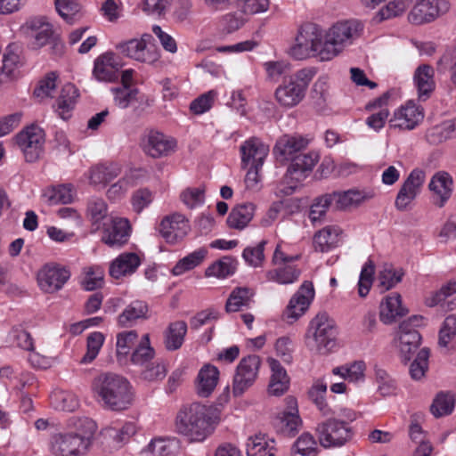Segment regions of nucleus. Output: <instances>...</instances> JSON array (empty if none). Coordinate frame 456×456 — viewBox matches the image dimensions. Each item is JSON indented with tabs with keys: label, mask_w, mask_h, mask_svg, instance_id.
<instances>
[{
	"label": "nucleus",
	"mask_w": 456,
	"mask_h": 456,
	"mask_svg": "<svg viewBox=\"0 0 456 456\" xmlns=\"http://www.w3.org/2000/svg\"><path fill=\"white\" fill-rule=\"evenodd\" d=\"M309 140L300 134H283L273 148V152L279 161L291 160L282 182L276 189V195H291L297 183L305 179L319 160L315 151L300 153L306 149Z\"/></svg>",
	"instance_id": "obj_1"
},
{
	"label": "nucleus",
	"mask_w": 456,
	"mask_h": 456,
	"mask_svg": "<svg viewBox=\"0 0 456 456\" xmlns=\"http://www.w3.org/2000/svg\"><path fill=\"white\" fill-rule=\"evenodd\" d=\"M92 391L103 409L113 411L127 410L134 400V391L128 379L111 372L94 378Z\"/></svg>",
	"instance_id": "obj_2"
},
{
	"label": "nucleus",
	"mask_w": 456,
	"mask_h": 456,
	"mask_svg": "<svg viewBox=\"0 0 456 456\" xmlns=\"http://www.w3.org/2000/svg\"><path fill=\"white\" fill-rule=\"evenodd\" d=\"M215 423L212 409L195 402L179 410L175 428L178 434L186 436L191 442H202L214 431Z\"/></svg>",
	"instance_id": "obj_3"
},
{
	"label": "nucleus",
	"mask_w": 456,
	"mask_h": 456,
	"mask_svg": "<svg viewBox=\"0 0 456 456\" xmlns=\"http://www.w3.org/2000/svg\"><path fill=\"white\" fill-rule=\"evenodd\" d=\"M84 429L78 432L58 433L50 440V451L54 456H82L91 445L96 424L90 419H81Z\"/></svg>",
	"instance_id": "obj_4"
},
{
	"label": "nucleus",
	"mask_w": 456,
	"mask_h": 456,
	"mask_svg": "<svg viewBox=\"0 0 456 456\" xmlns=\"http://www.w3.org/2000/svg\"><path fill=\"white\" fill-rule=\"evenodd\" d=\"M362 28V24L355 20L335 23L325 34L320 61H327L338 56L361 36Z\"/></svg>",
	"instance_id": "obj_5"
},
{
	"label": "nucleus",
	"mask_w": 456,
	"mask_h": 456,
	"mask_svg": "<svg viewBox=\"0 0 456 456\" xmlns=\"http://www.w3.org/2000/svg\"><path fill=\"white\" fill-rule=\"evenodd\" d=\"M338 327L326 313H319L309 322L305 332V344L310 350L320 354L330 353L336 346Z\"/></svg>",
	"instance_id": "obj_6"
},
{
	"label": "nucleus",
	"mask_w": 456,
	"mask_h": 456,
	"mask_svg": "<svg viewBox=\"0 0 456 456\" xmlns=\"http://www.w3.org/2000/svg\"><path fill=\"white\" fill-rule=\"evenodd\" d=\"M315 75L314 69H302L295 74L285 77L282 84L275 90V99L285 108L299 104L305 95L306 89Z\"/></svg>",
	"instance_id": "obj_7"
},
{
	"label": "nucleus",
	"mask_w": 456,
	"mask_h": 456,
	"mask_svg": "<svg viewBox=\"0 0 456 456\" xmlns=\"http://www.w3.org/2000/svg\"><path fill=\"white\" fill-rule=\"evenodd\" d=\"M314 431L319 444L324 449L342 447L354 436L349 422L337 418H329L318 423Z\"/></svg>",
	"instance_id": "obj_8"
},
{
	"label": "nucleus",
	"mask_w": 456,
	"mask_h": 456,
	"mask_svg": "<svg viewBox=\"0 0 456 456\" xmlns=\"http://www.w3.org/2000/svg\"><path fill=\"white\" fill-rule=\"evenodd\" d=\"M323 43L320 27L310 22L305 23L297 31L295 44L289 49V54L297 60H304L311 56L320 59Z\"/></svg>",
	"instance_id": "obj_9"
},
{
	"label": "nucleus",
	"mask_w": 456,
	"mask_h": 456,
	"mask_svg": "<svg viewBox=\"0 0 456 456\" xmlns=\"http://www.w3.org/2000/svg\"><path fill=\"white\" fill-rule=\"evenodd\" d=\"M152 37L150 34H143L140 39L134 38L120 43L117 49L126 57L137 61L153 64L159 59V52L151 44Z\"/></svg>",
	"instance_id": "obj_10"
},
{
	"label": "nucleus",
	"mask_w": 456,
	"mask_h": 456,
	"mask_svg": "<svg viewBox=\"0 0 456 456\" xmlns=\"http://www.w3.org/2000/svg\"><path fill=\"white\" fill-rule=\"evenodd\" d=\"M261 365L258 355L249 354L240 359L232 380L234 396H240L255 383Z\"/></svg>",
	"instance_id": "obj_11"
},
{
	"label": "nucleus",
	"mask_w": 456,
	"mask_h": 456,
	"mask_svg": "<svg viewBox=\"0 0 456 456\" xmlns=\"http://www.w3.org/2000/svg\"><path fill=\"white\" fill-rule=\"evenodd\" d=\"M45 133L37 126L32 125L16 135V143L22 151L27 162L37 161L43 153Z\"/></svg>",
	"instance_id": "obj_12"
},
{
	"label": "nucleus",
	"mask_w": 456,
	"mask_h": 456,
	"mask_svg": "<svg viewBox=\"0 0 456 456\" xmlns=\"http://www.w3.org/2000/svg\"><path fill=\"white\" fill-rule=\"evenodd\" d=\"M426 180L425 171L415 168L404 180L395 198V206L399 211H406L420 193Z\"/></svg>",
	"instance_id": "obj_13"
},
{
	"label": "nucleus",
	"mask_w": 456,
	"mask_h": 456,
	"mask_svg": "<svg viewBox=\"0 0 456 456\" xmlns=\"http://www.w3.org/2000/svg\"><path fill=\"white\" fill-rule=\"evenodd\" d=\"M37 283L45 293H55L70 278V271L58 264H46L37 273Z\"/></svg>",
	"instance_id": "obj_14"
},
{
	"label": "nucleus",
	"mask_w": 456,
	"mask_h": 456,
	"mask_svg": "<svg viewBox=\"0 0 456 456\" xmlns=\"http://www.w3.org/2000/svg\"><path fill=\"white\" fill-rule=\"evenodd\" d=\"M314 297V289L311 281H305L290 298L282 314V319L289 324L297 321L307 311Z\"/></svg>",
	"instance_id": "obj_15"
},
{
	"label": "nucleus",
	"mask_w": 456,
	"mask_h": 456,
	"mask_svg": "<svg viewBox=\"0 0 456 456\" xmlns=\"http://www.w3.org/2000/svg\"><path fill=\"white\" fill-rule=\"evenodd\" d=\"M414 6L408 15L413 24L428 23L440 15L448 12L450 4L446 0H419L414 2Z\"/></svg>",
	"instance_id": "obj_16"
},
{
	"label": "nucleus",
	"mask_w": 456,
	"mask_h": 456,
	"mask_svg": "<svg viewBox=\"0 0 456 456\" xmlns=\"http://www.w3.org/2000/svg\"><path fill=\"white\" fill-rule=\"evenodd\" d=\"M177 142L157 130H150L142 140L144 152L152 158L166 157L175 152Z\"/></svg>",
	"instance_id": "obj_17"
},
{
	"label": "nucleus",
	"mask_w": 456,
	"mask_h": 456,
	"mask_svg": "<svg viewBox=\"0 0 456 456\" xmlns=\"http://www.w3.org/2000/svg\"><path fill=\"white\" fill-rule=\"evenodd\" d=\"M159 231L167 243L175 245L187 236L191 226L183 215L175 213L162 219Z\"/></svg>",
	"instance_id": "obj_18"
},
{
	"label": "nucleus",
	"mask_w": 456,
	"mask_h": 456,
	"mask_svg": "<svg viewBox=\"0 0 456 456\" xmlns=\"http://www.w3.org/2000/svg\"><path fill=\"white\" fill-rule=\"evenodd\" d=\"M122 67L123 63L116 53L106 52L95 59L93 76L97 81L112 83L118 79Z\"/></svg>",
	"instance_id": "obj_19"
},
{
	"label": "nucleus",
	"mask_w": 456,
	"mask_h": 456,
	"mask_svg": "<svg viewBox=\"0 0 456 456\" xmlns=\"http://www.w3.org/2000/svg\"><path fill=\"white\" fill-rule=\"evenodd\" d=\"M131 225L126 218L111 217L110 223L103 224L102 241L110 248H120L128 242Z\"/></svg>",
	"instance_id": "obj_20"
},
{
	"label": "nucleus",
	"mask_w": 456,
	"mask_h": 456,
	"mask_svg": "<svg viewBox=\"0 0 456 456\" xmlns=\"http://www.w3.org/2000/svg\"><path fill=\"white\" fill-rule=\"evenodd\" d=\"M285 401L287 409L278 415L276 428L282 436L294 437L301 429L303 421L298 413L297 399L288 396Z\"/></svg>",
	"instance_id": "obj_21"
},
{
	"label": "nucleus",
	"mask_w": 456,
	"mask_h": 456,
	"mask_svg": "<svg viewBox=\"0 0 456 456\" xmlns=\"http://www.w3.org/2000/svg\"><path fill=\"white\" fill-rule=\"evenodd\" d=\"M424 119L423 109L411 101L398 108L389 120L393 128L399 130H413Z\"/></svg>",
	"instance_id": "obj_22"
},
{
	"label": "nucleus",
	"mask_w": 456,
	"mask_h": 456,
	"mask_svg": "<svg viewBox=\"0 0 456 456\" xmlns=\"http://www.w3.org/2000/svg\"><path fill=\"white\" fill-rule=\"evenodd\" d=\"M240 151L243 168H246L248 165L263 167L264 161L269 152V147L259 138L251 137L241 144Z\"/></svg>",
	"instance_id": "obj_23"
},
{
	"label": "nucleus",
	"mask_w": 456,
	"mask_h": 456,
	"mask_svg": "<svg viewBox=\"0 0 456 456\" xmlns=\"http://www.w3.org/2000/svg\"><path fill=\"white\" fill-rule=\"evenodd\" d=\"M140 256L134 252H124L113 259L109 267V274L115 280L132 275L141 265Z\"/></svg>",
	"instance_id": "obj_24"
},
{
	"label": "nucleus",
	"mask_w": 456,
	"mask_h": 456,
	"mask_svg": "<svg viewBox=\"0 0 456 456\" xmlns=\"http://www.w3.org/2000/svg\"><path fill=\"white\" fill-rule=\"evenodd\" d=\"M428 188L433 194V203L443 208L452 195V178L446 172H437L431 178Z\"/></svg>",
	"instance_id": "obj_25"
},
{
	"label": "nucleus",
	"mask_w": 456,
	"mask_h": 456,
	"mask_svg": "<svg viewBox=\"0 0 456 456\" xmlns=\"http://www.w3.org/2000/svg\"><path fill=\"white\" fill-rule=\"evenodd\" d=\"M22 66L20 47L9 45L3 56V66L0 70V84H4L18 77L19 69Z\"/></svg>",
	"instance_id": "obj_26"
},
{
	"label": "nucleus",
	"mask_w": 456,
	"mask_h": 456,
	"mask_svg": "<svg viewBox=\"0 0 456 456\" xmlns=\"http://www.w3.org/2000/svg\"><path fill=\"white\" fill-rule=\"evenodd\" d=\"M268 363L272 371L268 392L272 395H282L289 387V378L287 371L280 362L274 358H269Z\"/></svg>",
	"instance_id": "obj_27"
},
{
	"label": "nucleus",
	"mask_w": 456,
	"mask_h": 456,
	"mask_svg": "<svg viewBox=\"0 0 456 456\" xmlns=\"http://www.w3.org/2000/svg\"><path fill=\"white\" fill-rule=\"evenodd\" d=\"M408 310L402 305V297L398 293H393L385 297L380 304L379 317L385 324H390L396 317L404 316Z\"/></svg>",
	"instance_id": "obj_28"
},
{
	"label": "nucleus",
	"mask_w": 456,
	"mask_h": 456,
	"mask_svg": "<svg viewBox=\"0 0 456 456\" xmlns=\"http://www.w3.org/2000/svg\"><path fill=\"white\" fill-rule=\"evenodd\" d=\"M218 379L219 370L216 366L210 364L203 366L197 377V394L200 397H208L216 387Z\"/></svg>",
	"instance_id": "obj_29"
},
{
	"label": "nucleus",
	"mask_w": 456,
	"mask_h": 456,
	"mask_svg": "<svg viewBox=\"0 0 456 456\" xmlns=\"http://www.w3.org/2000/svg\"><path fill=\"white\" fill-rule=\"evenodd\" d=\"M336 209H346L351 207H356L362 202L372 198V194L366 193L358 190H348L346 191H334L330 193Z\"/></svg>",
	"instance_id": "obj_30"
},
{
	"label": "nucleus",
	"mask_w": 456,
	"mask_h": 456,
	"mask_svg": "<svg viewBox=\"0 0 456 456\" xmlns=\"http://www.w3.org/2000/svg\"><path fill=\"white\" fill-rule=\"evenodd\" d=\"M78 96V90L73 84L67 83L62 86L56 101V111L62 119L66 120L70 118V113L76 105Z\"/></svg>",
	"instance_id": "obj_31"
},
{
	"label": "nucleus",
	"mask_w": 456,
	"mask_h": 456,
	"mask_svg": "<svg viewBox=\"0 0 456 456\" xmlns=\"http://www.w3.org/2000/svg\"><path fill=\"white\" fill-rule=\"evenodd\" d=\"M456 281H450L438 291L427 297L426 304L429 307L440 305L446 310H452L456 306Z\"/></svg>",
	"instance_id": "obj_32"
},
{
	"label": "nucleus",
	"mask_w": 456,
	"mask_h": 456,
	"mask_svg": "<svg viewBox=\"0 0 456 456\" xmlns=\"http://www.w3.org/2000/svg\"><path fill=\"white\" fill-rule=\"evenodd\" d=\"M255 296L254 289L248 287H236L230 293L225 303L226 313H235L248 307Z\"/></svg>",
	"instance_id": "obj_33"
},
{
	"label": "nucleus",
	"mask_w": 456,
	"mask_h": 456,
	"mask_svg": "<svg viewBox=\"0 0 456 456\" xmlns=\"http://www.w3.org/2000/svg\"><path fill=\"white\" fill-rule=\"evenodd\" d=\"M187 329V323L184 321L169 323L163 334L164 345L167 351H175L183 346Z\"/></svg>",
	"instance_id": "obj_34"
},
{
	"label": "nucleus",
	"mask_w": 456,
	"mask_h": 456,
	"mask_svg": "<svg viewBox=\"0 0 456 456\" xmlns=\"http://www.w3.org/2000/svg\"><path fill=\"white\" fill-rule=\"evenodd\" d=\"M318 438L310 432H303L290 447V456H318Z\"/></svg>",
	"instance_id": "obj_35"
},
{
	"label": "nucleus",
	"mask_w": 456,
	"mask_h": 456,
	"mask_svg": "<svg viewBox=\"0 0 456 456\" xmlns=\"http://www.w3.org/2000/svg\"><path fill=\"white\" fill-rule=\"evenodd\" d=\"M434 69L429 65H421L416 69L414 73V81L420 99L426 100L434 91Z\"/></svg>",
	"instance_id": "obj_36"
},
{
	"label": "nucleus",
	"mask_w": 456,
	"mask_h": 456,
	"mask_svg": "<svg viewBox=\"0 0 456 456\" xmlns=\"http://www.w3.org/2000/svg\"><path fill=\"white\" fill-rule=\"evenodd\" d=\"M342 229L337 225H328L315 233L314 246L315 250L327 252L334 248L338 242V237Z\"/></svg>",
	"instance_id": "obj_37"
},
{
	"label": "nucleus",
	"mask_w": 456,
	"mask_h": 456,
	"mask_svg": "<svg viewBox=\"0 0 456 456\" xmlns=\"http://www.w3.org/2000/svg\"><path fill=\"white\" fill-rule=\"evenodd\" d=\"M255 205L244 203L233 208L227 218V224L230 228L242 230L253 218Z\"/></svg>",
	"instance_id": "obj_38"
},
{
	"label": "nucleus",
	"mask_w": 456,
	"mask_h": 456,
	"mask_svg": "<svg viewBox=\"0 0 456 456\" xmlns=\"http://www.w3.org/2000/svg\"><path fill=\"white\" fill-rule=\"evenodd\" d=\"M148 305L142 301H134L129 304L118 317V323L120 327H130L135 321L145 319L147 316Z\"/></svg>",
	"instance_id": "obj_39"
},
{
	"label": "nucleus",
	"mask_w": 456,
	"mask_h": 456,
	"mask_svg": "<svg viewBox=\"0 0 456 456\" xmlns=\"http://www.w3.org/2000/svg\"><path fill=\"white\" fill-rule=\"evenodd\" d=\"M208 250L200 248L180 259L172 269L174 275H181L199 266L206 258Z\"/></svg>",
	"instance_id": "obj_40"
},
{
	"label": "nucleus",
	"mask_w": 456,
	"mask_h": 456,
	"mask_svg": "<svg viewBox=\"0 0 456 456\" xmlns=\"http://www.w3.org/2000/svg\"><path fill=\"white\" fill-rule=\"evenodd\" d=\"M74 190L71 184H61L47 189L43 196L50 205L69 204L73 201Z\"/></svg>",
	"instance_id": "obj_41"
},
{
	"label": "nucleus",
	"mask_w": 456,
	"mask_h": 456,
	"mask_svg": "<svg viewBox=\"0 0 456 456\" xmlns=\"http://www.w3.org/2000/svg\"><path fill=\"white\" fill-rule=\"evenodd\" d=\"M120 173L119 167L115 165H97L89 171L90 183L94 185H106L116 178Z\"/></svg>",
	"instance_id": "obj_42"
},
{
	"label": "nucleus",
	"mask_w": 456,
	"mask_h": 456,
	"mask_svg": "<svg viewBox=\"0 0 456 456\" xmlns=\"http://www.w3.org/2000/svg\"><path fill=\"white\" fill-rule=\"evenodd\" d=\"M398 339L400 357L402 361L407 362L419 346L421 336L419 331H412L400 334Z\"/></svg>",
	"instance_id": "obj_43"
},
{
	"label": "nucleus",
	"mask_w": 456,
	"mask_h": 456,
	"mask_svg": "<svg viewBox=\"0 0 456 456\" xmlns=\"http://www.w3.org/2000/svg\"><path fill=\"white\" fill-rule=\"evenodd\" d=\"M82 288L86 291L101 289L104 284V269L101 265L86 266L83 269Z\"/></svg>",
	"instance_id": "obj_44"
},
{
	"label": "nucleus",
	"mask_w": 456,
	"mask_h": 456,
	"mask_svg": "<svg viewBox=\"0 0 456 456\" xmlns=\"http://www.w3.org/2000/svg\"><path fill=\"white\" fill-rule=\"evenodd\" d=\"M455 125L453 120H446L427 131V140L431 144H439L454 134Z\"/></svg>",
	"instance_id": "obj_45"
},
{
	"label": "nucleus",
	"mask_w": 456,
	"mask_h": 456,
	"mask_svg": "<svg viewBox=\"0 0 456 456\" xmlns=\"http://www.w3.org/2000/svg\"><path fill=\"white\" fill-rule=\"evenodd\" d=\"M236 262L231 256H224L210 265L205 271L207 277L225 278L234 273Z\"/></svg>",
	"instance_id": "obj_46"
},
{
	"label": "nucleus",
	"mask_w": 456,
	"mask_h": 456,
	"mask_svg": "<svg viewBox=\"0 0 456 456\" xmlns=\"http://www.w3.org/2000/svg\"><path fill=\"white\" fill-rule=\"evenodd\" d=\"M50 401L58 411H73L78 407V399L68 391H53L50 395Z\"/></svg>",
	"instance_id": "obj_47"
},
{
	"label": "nucleus",
	"mask_w": 456,
	"mask_h": 456,
	"mask_svg": "<svg viewBox=\"0 0 456 456\" xmlns=\"http://www.w3.org/2000/svg\"><path fill=\"white\" fill-rule=\"evenodd\" d=\"M456 338V315L447 316L439 330L438 345L439 347L447 353L452 347L450 344Z\"/></svg>",
	"instance_id": "obj_48"
},
{
	"label": "nucleus",
	"mask_w": 456,
	"mask_h": 456,
	"mask_svg": "<svg viewBox=\"0 0 456 456\" xmlns=\"http://www.w3.org/2000/svg\"><path fill=\"white\" fill-rule=\"evenodd\" d=\"M300 270L292 265H287L283 268H277L266 272V280L275 281L280 284H290L296 281L299 275Z\"/></svg>",
	"instance_id": "obj_49"
},
{
	"label": "nucleus",
	"mask_w": 456,
	"mask_h": 456,
	"mask_svg": "<svg viewBox=\"0 0 456 456\" xmlns=\"http://www.w3.org/2000/svg\"><path fill=\"white\" fill-rule=\"evenodd\" d=\"M365 363L362 361H356L351 364L336 367L332 370L333 374L339 375L350 382H357L363 379Z\"/></svg>",
	"instance_id": "obj_50"
},
{
	"label": "nucleus",
	"mask_w": 456,
	"mask_h": 456,
	"mask_svg": "<svg viewBox=\"0 0 456 456\" xmlns=\"http://www.w3.org/2000/svg\"><path fill=\"white\" fill-rule=\"evenodd\" d=\"M454 408V397L445 392H439L430 406V411L436 418L449 415Z\"/></svg>",
	"instance_id": "obj_51"
},
{
	"label": "nucleus",
	"mask_w": 456,
	"mask_h": 456,
	"mask_svg": "<svg viewBox=\"0 0 456 456\" xmlns=\"http://www.w3.org/2000/svg\"><path fill=\"white\" fill-rule=\"evenodd\" d=\"M403 272L395 269L392 265H386L379 273V287L381 292L387 291L398 284L403 276Z\"/></svg>",
	"instance_id": "obj_52"
},
{
	"label": "nucleus",
	"mask_w": 456,
	"mask_h": 456,
	"mask_svg": "<svg viewBox=\"0 0 456 456\" xmlns=\"http://www.w3.org/2000/svg\"><path fill=\"white\" fill-rule=\"evenodd\" d=\"M375 380L378 385V391L382 396H390L396 394L397 386L395 380L388 372L378 366H375Z\"/></svg>",
	"instance_id": "obj_53"
},
{
	"label": "nucleus",
	"mask_w": 456,
	"mask_h": 456,
	"mask_svg": "<svg viewBox=\"0 0 456 456\" xmlns=\"http://www.w3.org/2000/svg\"><path fill=\"white\" fill-rule=\"evenodd\" d=\"M154 349L150 345V337L145 334L132 353L131 362L136 365H145L154 357Z\"/></svg>",
	"instance_id": "obj_54"
},
{
	"label": "nucleus",
	"mask_w": 456,
	"mask_h": 456,
	"mask_svg": "<svg viewBox=\"0 0 456 456\" xmlns=\"http://www.w3.org/2000/svg\"><path fill=\"white\" fill-rule=\"evenodd\" d=\"M332 200L330 193L323 194L316 198L310 207L309 219L313 224L322 221L326 216L327 210L332 205Z\"/></svg>",
	"instance_id": "obj_55"
},
{
	"label": "nucleus",
	"mask_w": 456,
	"mask_h": 456,
	"mask_svg": "<svg viewBox=\"0 0 456 456\" xmlns=\"http://www.w3.org/2000/svg\"><path fill=\"white\" fill-rule=\"evenodd\" d=\"M328 97L329 93L326 81L318 79L314 84L311 91L312 104L318 112H323L327 109Z\"/></svg>",
	"instance_id": "obj_56"
},
{
	"label": "nucleus",
	"mask_w": 456,
	"mask_h": 456,
	"mask_svg": "<svg viewBox=\"0 0 456 456\" xmlns=\"http://www.w3.org/2000/svg\"><path fill=\"white\" fill-rule=\"evenodd\" d=\"M138 172L139 170H132L125 177L113 183L107 191L108 198L115 200L123 196L130 186L134 185V179L138 176Z\"/></svg>",
	"instance_id": "obj_57"
},
{
	"label": "nucleus",
	"mask_w": 456,
	"mask_h": 456,
	"mask_svg": "<svg viewBox=\"0 0 456 456\" xmlns=\"http://www.w3.org/2000/svg\"><path fill=\"white\" fill-rule=\"evenodd\" d=\"M247 456H275L273 447L269 446L265 437L256 436L247 443Z\"/></svg>",
	"instance_id": "obj_58"
},
{
	"label": "nucleus",
	"mask_w": 456,
	"mask_h": 456,
	"mask_svg": "<svg viewBox=\"0 0 456 456\" xmlns=\"http://www.w3.org/2000/svg\"><path fill=\"white\" fill-rule=\"evenodd\" d=\"M429 349L424 347L419 350L415 360L410 365V375L411 379L419 380L425 376L428 369Z\"/></svg>",
	"instance_id": "obj_59"
},
{
	"label": "nucleus",
	"mask_w": 456,
	"mask_h": 456,
	"mask_svg": "<svg viewBox=\"0 0 456 456\" xmlns=\"http://www.w3.org/2000/svg\"><path fill=\"white\" fill-rule=\"evenodd\" d=\"M54 4L60 16L69 24L81 11V4L77 0H54Z\"/></svg>",
	"instance_id": "obj_60"
},
{
	"label": "nucleus",
	"mask_w": 456,
	"mask_h": 456,
	"mask_svg": "<svg viewBox=\"0 0 456 456\" xmlns=\"http://www.w3.org/2000/svg\"><path fill=\"white\" fill-rule=\"evenodd\" d=\"M327 391V386L322 382L315 383L308 391L310 400L317 406L322 415L327 416L331 412V409L329 407L325 401V394Z\"/></svg>",
	"instance_id": "obj_61"
},
{
	"label": "nucleus",
	"mask_w": 456,
	"mask_h": 456,
	"mask_svg": "<svg viewBox=\"0 0 456 456\" xmlns=\"http://www.w3.org/2000/svg\"><path fill=\"white\" fill-rule=\"evenodd\" d=\"M114 95V102L120 109L127 108L136 100L138 90L130 86H121L111 88Z\"/></svg>",
	"instance_id": "obj_62"
},
{
	"label": "nucleus",
	"mask_w": 456,
	"mask_h": 456,
	"mask_svg": "<svg viewBox=\"0 0 456 456\" xmlns=\"http://www.w3.org/2000/svg\"><path fill=\"white\" fill-rule=\"evenodd\" d=\"M137 338L138 334L135 330L124 331L118 334L117 356L118 360L128 355Z\"/></svg>",
	"instance_id": "obj_63"
},
{
	"label": "nucleus",
	"mask_w": 456,
	"mask_h": 456,
	"mask_svg": "<svg viewBox=\"0 0 456 456\" xmlns=\"http://www.w3.org/2000/svg\"><path fill=\"white\" fill-rule=\"evenodd\" d=\"M265 244L266 240H262L256 246H248L244 248L242 257L245 262L253 267L261 266L265 260L264 251Z\"/></svg>",
	"instance_id": "obj_64"
}]
</instances>
